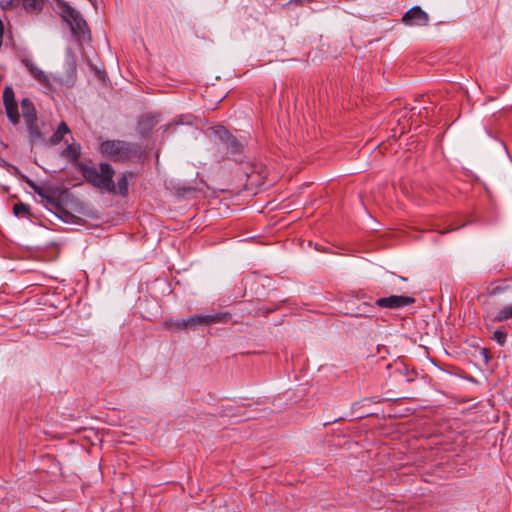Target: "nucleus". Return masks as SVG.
Returning a JSON list of instances; mask_svg holds the SVG:
<instances>
[{"label":"nucleus","instance_id":"1","mask_svg":"<svg viewBox=\"0 0 512 512\" xmlns=\"http://www.w3.org/2000/svg\"><path fill=\"white\" fill-rule=\"evenodd\" d=\"M61 155L72 163L88 184L106 192L115 191L113 184L115 170L109 163H100L99 170L96 167L83 163L80 161L81 146L78 143L67 145Z\"/></svg>","mask_w":512,"mask_h":512},{"label":"nucleus","instance_id":"2","mask_svg":"<svg viewBox=\"0 0 512 512\" xmlns=\"http://www.w3.org/2000/svg\"><path fill=\"white\" fill-rule=\"evenodd\" d=\"M101 154L113 161L125 163L141 155L140 146L122 140H106L100 144Z\"/></svg>","mask_w":512,"mask_h":512},{"label":"nucleus","instance_id":"3","mask_svg":"<svg viewBox=\"0 0 512 512\" xmlns=\"http://www.w3.org/2000/svg\"><path fill=\"white\" fill-rule=\"evenodd\" d=\"M215 139L216 150L221 153L225 151L228 158L235 161L240 160L243 153L244 145L233 136L224 126L218 125L210 129Z\"/></svg>","mask_w":512,"mask_h":512},{"label":"nucleus","instance_id":"4","mask_svg":"<svg viewBox=\"0 0 512 512\" xmlns=\"http://www.w3.org/2000/svg\"><path fill=\"white\" fill-rule=\"evenodd\" d=\"M230 318L228 312H218L208 315L195 314L186 319H170L165 322V327L175 330L195 329L199 325L227 322Z\"/></svg>","mask_w":512,"mask_h":512},{"label":"nucleus","instance_id":"5","mask_svg":"<svg viewBox=\"0 0 512 512\" xmlns=\"http://www.w3.org/2000/svg\"><path fill=\"white\" fill-rule=\"evenodd\" d=\"M61 18L69 25L70 30L76 38H83L89 33L88 25L82 15L63 0H57Z\"/></svg>","mask_w":512,"mask_h":512},{"label":"nucleus","instance_id":"6","mask_svg":"<svg viewBox=\"0 0 512 512\" xmlns=\"http://www.w3.org/2000/svg\"><path fill=\"white\" fill-rule=\"evenodd\" d=\"M3 104L9 121L13 125L18 124L20 122L18 105L15 100V93L9 86H7L3 91Z\"/></svg>","mask_w":512,"mask_h":512},{"label":"nucleus","instance_id":"7","mask_svg":"<svg viewBox=\"0 0 512 512\" xmlns=\"http://www.w3.org/2000/svg\"><path fill=\"white\" fill-rule=\"evenodd\" d=\"M401 21L406 26H426L429 16L421 7L414 6L403 15Z\"/></svg>","mask_w":512,"mask_h":512},{"label":"nucleus","instance_id":"8","mask_svg":"<svg viewBox=\"0 0 512 512\" xmlns=\"http://www.w3.org/2000/svg\"><path fill=\"white\" fill-rule=\"evenodd\" d=\"M415 302V299L404 295H391L376 300V305L381 308L399 309Z\"/></svg>","mask_w":512,"mask_h":512},{"label":"nucleus","instance_id":"9","mask_svg":"<svg viewBox=\"0 0 512 512\" xmlns=\"http://www.w3.org/2000/svg\"><path fill=\"white\" fill-rule=\"evenodd\" d=\"M157 123L158 119L155 116L145 114L139 118L136 130L142 137H147Z\"/></svg>","mask_w":512,"mask_h":512},{"label":"nucleus","instance_id":"10","mask_svg":"<svg viewBox=\"0 0 512 512\" xmlns=\"http://www.w3.org/2000/svg\"><path fill=\"white\" fill-rule=\"evenodd\" d=\"M23 64L28 69L29 73L34 79L44 87L50 86V80L47 75L42 71L34 62L29 59H24Z\"/></svg>","mask_w":512,"mask_h":512},{"label":"nucleus","instance_id":"11","mask_svg":"<svg viewBox=\"0 0 512 512\" xmlns=\"http://www.w3.org/2000/svg\"><path fill=\"white\" fill-rule=\"evenodd\" d=\"M244 285H256L257 288H266L271 285V279L268 276L254 272L246 277Z\"/></svg>","mask_w":512,"mask_h":512},{"label":"nucleus","instance_id":"12","mask_svg":"<svg viewBox=\"0 0 512 512\" xmlns=\"http://www.w3.org/2000/svg\"><path fill=\"white\" fill-rule=\"evenodd\" d=\"M21 109L25 122L33 123L34 120H37L36 109L30 99L24 98L21 100Z\"/></svg>","mask_w":512,"mask_h":512},{"label":"nucleus","instance_id":"13","mask_svg":"<svg viewBox=\"0 0 512 512\" xmlns=\"http://www.w3.org/2000/svg\"><path fill=\"white\" fill-rule=\"evenodd\" d=\"M26 183L28 186L36 193L38 196H40L42 199L46 200L50 204H55L56 200L55 197L47 192V190L38 184H36L33 180L26 178Z\"/></svg>","mask_w":512,"mask_h":512},{"label":"nucleus","instance_id":"14","mask_svg":"<svg viewBox=\"0 0 512 512\" xmlns=\"http://www.w3.org/2000/svg\"><path fill=\"white\" fill-rule=\"evenodd\" d=\"M510 319H512V305H505L491 317V322H505Z\"/></svg>","mask_w":512,"mask_h":512},{"label":"nucleus","instance_id":"15","mask_svg":"<svg viewBox=\"0 0 512 512\" xmlns=\"http://www.w3.org/2000/svg\"><path fill=\"white\" fill-rule=\"evenodd\" d=\"M114 184L115 191L111 192L112 194H119L123 197L128 195V175L126 173L122 174L118 180L117 183Z\"/></svg>","mask_w":512,"mask_h":512},{"label":"nucleus","instance_id":"16","mask_svg":"<svg viewBox=\"0 0 512 512\" xmlns=\"http://www.w3.org/2000/svg\"><path fill=\"white\" fill-rule=\"evenodd\" d=\"M70 133L69 127L66 125L65 122H61L58 125L57 130L53 133V135L50 138V143L52 145H56L60 143L64 137V135Z\"/></svg>","mask_w":512,"mask_h":512},{"label":"nucleus","instance_id":"17","mask_svg":"<svg viewBox=\"0 0 512 512\" xmlns=\"http://www.w3.org/2000/svg\"><path fill=\"white\" fill-rule=\"evenodd\" d=\"M42 7L43 0H23L22 10L27 13L39 12Z\"/></svg>","mask_w":512,"mask_h":512},{"label":"nucleus","instance_id":"18","mask_svg":"<svg viewBox=\"0 0 512 512\" xmlns=\"http://www.w3.org/2000/svg\"><path fill=\"white\" fill-rule=\"evenodd\" d=\"M23 0H0V7L3 10H22Z\"/></svg>","mask_w":512,"mask_h":512},{"label":"nucleus","instance_id":"19","mask_svg":"<svg viewBox=\"0 0 512 512\" xmlns=\"http://www.w3.org/2000/svg\"><path fill=\"white\" fill-rule=\"evenodd\" d=\"M13 213L17 217L27 218L30 215V206L22 202L16 203L13 206Z\"/></svg>","mask_w":512,"mask_h":512},{"label":"nucleus","instance_id":"20","mask_svg":"<svg viewBox=\"0 0 512 512\" xmlns=\"http://www.w3.org/2000/svg\"><path fill=\"white\" fill-rule=\"evenodd\" d=\"M262 169V167H260ZM263 170L259 171L258 167H255V170L251 172H246L247 180L251 182V184H259L264 176H261Z\"/></svg>","mask_w":512,"mask_h":512},{"label":"nucleus","instance_id":"21","mask_svg":"<svg viewBox=\"0 0 512 512\" xmlns=\"http://www.w3.org/2000/svg\"><path fill=\"white\" fill-rule=\"evenodd\" d=\"M492 339L500 346H504L507 342V332L503 329H497L493 332Z\"/></svg>","mask_w":512,"mask_h":512},{"label":"nucleus","instance_id":"22","mask_svg":"<svg viewBox=\"0 0 512 512\" xmlns=\"http://www.w3.org/2000/svg\"><path fill=\"white\" fill-rule=\"evenodd\" d=\"M27 129L30 133V135L33 138H39L41 136L40 130L37 125V120H34L33 123L25 122Z\"/></svg>","mask_w":512,"mask_h":512},{"label":"nucleus","instance_id":"23","mask_svg":"<svg viewBox=\"0 0 512 512\" xmlns=\"http://www.w3.org/2000/svg\"><path fill=\"white\" fill-rule=\"evenodd\" d=\"M496 286L494 288H512V279H503L496 282Z\"/></svg>","mask_w":512,"mask_h":512},{"label":"nucleus","instance_id":"24","mask_svg":"<svg viewBox=\"0 0 512 512\" xmlns=\"http://www.w3.org/2000/svg\"><path fill=\"white\" fill-rule=\"evenodd\" d=\"M181 124H183L182 119L181 118L176 119L173 123L167 125L165 130L170 129L172 126L181 125Z\"/></svg>","mask_w":512,"mask_h":512},{"label":"nucleus","instance_id":"25","mask_svg":"<svg viewBox=\"0 0 512 512\" xmlns=\"http://www.w3.org/2000/svg\"><path fill=\"white\" fill-rule=\"evenodd\" d=\"M3 34H4V26H3L2 20L0 19V47L3 44Z\"/></svg>","mask_w":512,"mask_h":512},{"label":"nucleus","instance_id":"26","mask_svg":"<svg viewBox=\"0 0 512 512\" xmlns=\"http://www.w3.org/2000/svg\"><path fill=\"white\" fill-rule=\"evenodd\" d=\"M51 292V295L52 296H56V295H60V293L56 290V289H53V290H47V293L46 295H49Z\"/></svg>","mask_w":512,"mask_h":512},{"label":"nucleus","instance_id":"27","mask_svg":"<svg viewBox=\"0 0 512 512\" xmlns=\"http://www.w3.org/2000/svg\"><path fill=\"white\" fill-rule=\"evenodd\" d=\"M486 328L490 331L491 330V326L489 324H486Z\"/></svg>","mask_w":512,"mask_h":512}]
</instances>
